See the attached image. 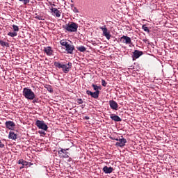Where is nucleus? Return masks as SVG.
<instances>
[{
  "label": "nucleus",
  "instance_id": "obj_13",
  "mask_svg": "<svg viewBox=\"0 0 178 178\" xmlns=\"http://www.w3.org/2000/svg\"><path fill=\"white\" fill-rule=\"evenodd\" d=\"M50 10L52 12V13H54V16L56 17H60L61 13L59 11V10H58V8L52 7Z\"/></svg>",
  "mask_w": 178,
  "mask_h": 178
},
{
  "label": "nucleus",
  "instance_id": "obj_4",
  "mask_svg": "<svg viewBox=\"0 0 178 178\" xmlns=\"http://www.w3.org/2000/svg\"><path fill=\"white\" fill-rule=\"evenodd\" d=\"M64 29L70 33H76L77 31V29H79V24L75 22H71V24H66Z\"/></svg>",
  "mask_w": 178,
  "mask_h": 178
},
{
  "label": "nucleus",
  "instance_id": "obj_30",
  "mask_svg": "<svg viewBox=\"0 0 178 178\" xmlns=\"http://www.w3.org/2000/svg\"><path fill=\"white\" fill-rule=\"evenodd\" d=\"M72 10H73V12H74V13H79V9H77V8L74 7Z\"/></svg>",
  "mask_w": 178,
  "mask_h": 178
},
{
  "label": "nucleus",
  "instance_id": "obj_9",
  "mask_svg": "<svg viewBox=\"0 0 178 178\" xmlns=\"http://www.w3.org/2000/svg\"><path fill=\"white\" fill-rule=\"evenodd\" d=\"M118 142H117L115 143V145L117 147H120L121 148L122 147H124V145H126V143H127V140H126V138H123V136H122V138L118 139Z\"/></svg>",
  "mask_w": 178,
  "mask_h": 178
},
{
  "label": "nucleus",
  "instance_id": "obj_37",
  "mask_svg": "<svg viewBox=\"0 0 178 178\" xmlns=\"http://www.w3.org/2000/svg\"><path fill=\"white\" fill-rule=\"evenodd\" d=\"M143 42L147 43V42L148 41V40H147V39H143Z\"/></svg>",
  "mask_w": 178,
  "mask_h": 178
},
{
  "label": "nucleus",
  "instance_id": "obj_32",
  "mask_svg": "<svg viewBox=\"0 0 178 178\" xmlns=\"http://www.w3.org/2000/svg\"><path fill=\"white\" fill-rule=\"evenodd\" d=\"M5 144L2 143V140H0V148H4Z\"/></svg>",
  "mask_w": 178,
  "mask_h": 178
},
{
  "label": "nucleus",
  "instance_id": "obj_33",
  "mask_svg": "<svg viewBox=\"0 0 178 178\" xmlns=\"http://www.w3.org/2000/svg\"><path fill=\"white\" fill-rule=\"evenodd\" d=\"M39 134H42L43 136H45L47 133L44 131H38Z\"/></svg>",
  "mask_w": 178,
  "mask_h": 178
},
{
  "label": "nucleus",
  "instance_id": "obj_23",
  "mask_svg": "<svg viewBox=\"0 0 178 178\" xmlns=\"http://www.w3.org/2000/svg\"><path fill=\"white\" fill-rule=\"evenodd\" d=\"M0 44L1 47H9V43L3 42V40H0Z\"/></svg>",
  "mask_w": 178,
  "mask_h": 178
},
{
  "label": "nucleus",
  "instance_id": "obj_28",
  "mask_svg": "<svg viewBox=\"0 0 178 178\" xmlns=\"http://www.w3.org/2000/svg\"><path fill=\"white\" fill-rule=\"evenodd\" d=\"M108 84V83H106V81H105L104 79H102V86L103 87H106V85Z\"/></svg>",
  "mask_w": 178,
  "mask_h": 178
},
{
  "label": "nucleus",
  "instance_id": "obj_18",
  "mask_svg": "<svg viewBox=\"0 0 178 178\" xmlns=\"http://www.w3.org/2000/svg\"><path fill=\"white\" fill-rule=\"evenodd\" d=\"M8 138L10 140H16L17 138V135L15 132L10 131L8 135Z\"/></svg>",
  "mask_w": 178,
  "mask_h": 178
},
{
  "label": "nucleus",
  "instance_id": "obj_8",
  "mask_svg": "<svg viewBox=\"0 0 178 178\" xmlns=\"http://www.w3.org/2000/svg\"><path fill=\"white\" fill-rule=\"evenodd\" d=\"M100 29L103 31V35L106 37L108 40H111V37L112 35H111V33L108 31V28H106V26H104L100 27Z\"/></svg>",
  "mask_w": 178,
  "mask_h": 178
},
{
  "label": "nucleus",
  "instance_id": "obj_19",
  "mask_svg": "<svg viewBox=\"0 0 178 178\" xmlns=\"http://www.w3.org/2000/svg\"><path fill=\"white\" fill-rule=\"evenodd\" d=\"M18 164L19 165H22V166H27V165H29V162L23 160V159H19L18 161Z\"/></svg>",
  "mask_w": 178,
  "mask_h": 178
},
{
  "label": "nucleus",
  "instance_id": "obj_10",
  "mask_svg": "<svg viewBox=\"0 0 178 178\" xmlns=\"http://www.w3.org/2000/svg\"><path fill=\"white\" fill-rule=\"evenodd\" d=\"M86 94L90 95L92 98H95V99H97L99 97V91L91 92L90 90H87Z\"/></svg>",
  "mask_w": 178,
  "mask_h": 178
},
{
  "label": "nucleus",
  "instance_id": "obj_34",
  "mask_svg": "<svg viewBox=\"0 0 178 178\" xmlns=\"http://www.w3.org/2000/svg\"><path fill=\"white\" fill-rule=\"evenodd\" d=\"M35 19H38V20H42V17L41 16H37L35 17Z\"/></svg>",
  "mask_w": 178,
  "mask_h": 178
},
{
  "label": "nucleus",
  "instance_id": "obj_3",
  "mask_svg": "<svg viewBox=\"0 0 178 178\" xmlns=\"http://www.w3.org/2000/svg\"><path fill=\"white\" fill-rule=\"evenodd\" d=\"M60 44L62 45V47H65L67 54L73 55V51H74V45L69 44V42H66L65 40H60Z\"/></svg>",
  "mask_w": 178,
  "mask_h": 178
},
{
  "label": "nucleus",
  "instance_id": "obj_31",
  "mask_svg": "<svg viewBox=\"0 0 178 178\" xmlns=\"http://www.w3.org/2000/svg\"><path fill=\"white\" fill-rule=\"evenodd\" d=\"M32 101L33 104H37L38 103V98H34L33 99H32Z\"/></svg>",
  "mask_w": 178,
  "mask_h": 178
},
{
  "label": "nucleus",
  "instance_id": "obj_27",
  "mask_svg": "<svg viewBox=\"0 0 178 178\" xmlns=\"http://www.w3.org/2000/svg\"><path fill=\"white\" fill-rule=\"evenodd\" d=\"M19 2H23L24 5H27V3H30V0H19Z\"/></svg>",
  "mask_w": 178,
  "mask_h": 178
},
{
  "label": "nucleus",
  "instance_id": "obj_11",
  "mask_svg": "<svg viewBox=\"0 0 178 178\" xmlns=\"http://www.w3.org/2000/svg\"><path fill=\"white\" fill-rule=\"evenodd\" d=\"M143 51H140V50H135L133 52V56H132V59L133 60H136V59H138V58H140V56H141L143 55Z\"/></svg>",
  "mask_w": 178,
  "mask_h": 178
},
{
  "label": "nucleus",
  "instance_id": "obj_1",
  "mask_svg": "<svg viewBox=\"0 0 178 178\" xmlns=\"http://www.w3.org/2000/svg\"><path fill=\"white\" fill-rule=\"evenodd\" d=\"M55 67L57 69H62L63 73H69L72 69V63L69 62L67 64H62L59 62H54Z\"/></svg>",
  "mask_w": 178,
  "mask_h": 178
},
{
  "label": "nucleus",
  "instance_id": "obj_35",
  "mask_svg": "<svg viewBox=\"0 0 178 178\" xmlns=\"http://www.w3.org/2000/svg\"><path fill=\"white\" fill-rule=\"evenodd\" d=\"M111 140H115V141H119L118 138L110 137Z\"/></svg>",
  "mask_w": 178,
  "mask_h": 178
},
{
  "label": "nucleus",
  "instance_id": "obj_25",
  "mask_svg": "<svg viewBox=\"0 0 178 178\" xmlns=\"http://www.w3.org/2000/svg\"><path fill=\"white\" fill-rule=\"evenodd\" d=\"M143 30L145 31L146 33H149V29L147 28L146 24L143 25L142 26Z\"/></svg>",
  "mask_w": 178,
  "mask_h": 178
},
{
  "label": "nucleus",
  "instance_id": "obj_14",
  "mask_svg": "<svg viewBox=\"0 0 178 178\" xmlns=\"http://www.w3.org/2000/svg\"><path fill=\"white\" fill-rule=\"evenodd\" d=\"M5 124L7 129H8L9 130H12V129H13V127L16 126V124H15V122H13V121H6Z\"/></svg>",
  "mask_w": 178,
  "mask_h": 178
},
{
  "label": "nucleus",
  "instance_id": "obj_22",
  "mask_svg": "<svg viewBox=\"0 0 178 178\" xmlns=\"http://www.w3.org/2000/svg\"><path fill=\"white\" fill-rule=\"evenodd\" d=\"M92 87L95 91H99V90H102L101 86H98L95 84H92Z\"/></svg>",
  "mask_w": 178,
  "mask_h": 178
},
{
  "label": "nucleus",
  "instance_id": "obj_6",
  "mask_svg": "<svg viewBox=\"0 0 178 178\" xmlns=\"http://www.w3.org/2000/svg\"><path fill=\"white\" fill-rule=\"evenodd\" d=\"M68 149H62V147H59L58 150V153L60 158H63V159L69 158V156H70V154L67 152Z\"/></svg>",
  "mask_w": 178,
  "mask_h": 178
},
{
  "label": "nucleus",
  "instance_id": "obj_7",
  "mask_svg": "<svg viewBox=\"0 0 178 178\" xmlns=\"http://www.w3.org/2000/svg\"><path fill=\"white\" fill-rule=\"evenodd\" d=\"M120 42L122 44H126V45H131V38L129 36L122 35L120 39Z\"/></svg>",
  "mask_w": 178,
  "mask_h": 178
},
{
  "label": "nucleus",
  "instance_id": "obj_38",
  "mask_svg": "<svg viewBox=\"0 0 178 178\" xmlns=\"http://www.w3.org/2000/svg\"><path fill=\"white\" fill-rule=\"evenodd\" d=\"M24 168V165H22L19 168V169H23Z\"/></svg>",
  "mask_w": 178,
  "mask_h": 178
},
{
  "label": "nucleus",
  "instance_id": "obj_21",
  "mask_svg": "<svg viewBox=\"0 0 178 178\" xmlns=\"http://www.w3.org/2000/svg\"><path fill=\"white\" fill-rule=\"evenodd\" d=\"M44 88H46L49 92H54V89H52V86L50 85H45Z\"/></svg>",
  "mask_w": 178,
  "mask_h": 178
},
{
  "label": "nucleus",
  "instance_id": "obj_24",
  "mask_svg": "<svg viewBox=\"0 0 178 178\" xmlns=\"http://www.w3.org/2000/svg\"><path fill=\"white\" fill-rule=\"evenodd\" d=\"M8 35H9V37H16L17 35V33L16 32H9L8 33Z\"/></svg>",
  "mask_w": 178,
  "mask_h": 178
},
{
  "label": "nucleus",
  "instance_id": "obj_36",
  "mask_svg": "<svg viewBox=\"0 0 178 178\" xmlns=\"http://www.w3.org/2000/svg\"><path fill=\"white\" fill-rule=\"evenodd\" d=\"M84 119H86V120H90V117L85 116Z\"/></svg>",
  "mask_w": 178,
  "mask_h": 178
},
{
  "label": "nucleus",
  "instance_id": "obj_17",
  "mask_svg": "<svg viewBox=\"0 0 178 178\" xmlns=\"http://www.w3.org/2000/svg\"><path fill=\"white\" fill-rule=\"evenodd\" d=\"M110 118L112 120H114V122H122V118H120V117H119V115H116L115 114H111Z\"/></svg>",
  "mask_w": 178,
  "mask_h": 178
},
{
  "label": "nucleus",
  "instance_id": "obj_5",
  "mask_svg": "<svg viewBox=\"0 0 178 178\" xmlns=\"http://www.w3.org/2000/svg\"><path fill=\"white\" fill-rule=\"evenodd\" d=\"M35 124L38 129H40L41 130H44V131H47V130H48V125L45 124V122L44 120H37Z\"/></svg>",
  "mask_w": 178,
  "mask_h": 178
},
{
  "label": "nucleus",
  "instance_id": "obj_29",
  "mask_svg": "<svg viewBox=\"0 0 178 178\" xmlns=\"http://www.w3.org/2000/svg\"><path fill=\"white\" fill-rule=\"evenodd\" d=\"M83 99H77V104H79V105H81V104H83Z\"/></svg>",
  "mask_w": 178,
  "mask_h": 178
},
{
  "label": "nucleus",
  "instance_id": "obj_26",
  "mask_svg": "<svg viewBox=\"0 0 178 178\" xmlns=\"http://www.w3.org/2000/svg\"><path fill=\"white\" fill-rule=\"evenodd\" d=\"M13 29L14 32H15V33L17 31H19V26H17V25L13 24Z\"/></svg>",
  "mask_w": 178,
  "mask_h": 178
},
{
  "label": "nucleus",
  "instance_id": "obj_12",
  "mask_svg": "<svg viewBox=\"0 0 178 178\" xmlns=\"http://www.w3.org/2000/svg\"><path fill=\"white\" fill-rule=\"evenodd\" d=\"M109 105H110V108H111V109H113V111H118V108H119V105L114 100H110Z\"/></svg>",
  "mask_w": 178,
  "mask_h": 178
},
{
  "label": "nucleus",
  "instance_id": "obj_15",
  "mask_svg": "<svg viewBox=\"0 0 178 178\" xmlns=\"http://www.w3.org/2000/svg\"><path fill=\"white\" fill-rule=\"evenodd\" d=\"M44 51L46 55H47L48 56H51V55H52V54L54 53V51L52 50V47H44Z\"/></svg>",
  "mask_w": 178,
  "mask_h": 178
},
{
  "label": "nucleus",
  "instance_id": "obj_16",
  "mask_svg": "<svg viewBox=\"0 0 178 178\" xmlns=\"http://www.w3.org/2000/svg\"><path fill=\"white\" fill-rule=\"evenodd\" d=\"M103 171L106 174H111L113 172V168L112 167H108V166H104L103 168Z\"/></svg>",
  "mask_w": 178,
  "mask_h": 178
},
{
  "label": "nucleus",
  "instance_id": "obj_20",
  "mask_svg": "<svg viewBox=\"0 0 178 178\" xmlns=\"http://www.w3.org/2000/svg\"><path fill=\"white\" fill-rule=\"evenodd\" d=\"M76 49H78L79 52H86V51H87V48L84 46H79L76 47Z\"/></svg>",
  "mask_w": 178,
  "mask_h": 178
},
{
  "label": "nucleus",
  "instance_id": "obj_2",
  "mask_svg": "<svg viewBox=\"0 0 178 178\" xmlns=\"http://www.w3.org/2000/svg\"><path fill=\"white\" fill-rule=\"evenodd\" d=\"M22 95L26 99H29L30 101L34 99L35 98V94L31 89L29 88H24L22 91Z\"/></svg>",
  "mask_w": 178,
  "mask_h": 178
}]
</instances>
